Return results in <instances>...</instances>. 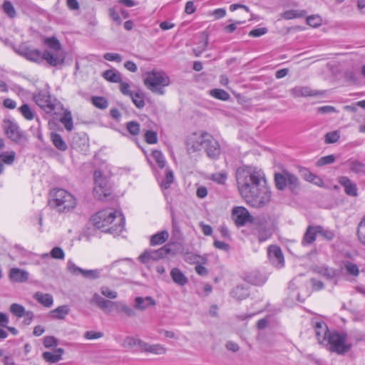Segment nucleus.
I'll list each match as a JSON object with an SVG mask.
<instances>
[{"mask_svg": "<svg viewBox=\"0 0 365 365\" xmlns=\"http://www.w3.org/2000/svg\"><path fill=\"white\" fill-rule=\"evenodd\" d=\"M238 190L243 199L253 207H262L271 200L264 173L251 166L239 168L236 172Z\"/></svg>", "mask_w": 365, "mask_h": 365, "instance_id": "nucleus-1", "label": "nucleus"}, {"mask_svg": "<svg viewBox=\"0 0 365 365\" xmlns=\"http://www.w3.org/2000/svg\"><path fill=\"white\" fill-rule=\"evenodd\" d=\"M44 43L48 46V49L41 52L38 49L24 47L21 51V55L27 60L41 63L43 61L51 66H57L64 61V56L61 54V45L56 37H48L44 40Z\"/></svg>", "mask_w": 365, "mask_h": 365, "instance_id": "nucleus-2", "label": "nucleus"}, {"mask_svg": "<svg viewBox=\"0 0 365 365\" xmlns=\"http://www.w3.org/2000/svg\"><path fill=\"white\" fill-rule=\"evenodd\" d=\"M93 225L104 232L119 235L124 230L125 219L116 210L108 207L99 210L91 217Z\"/></svg>", "mask_w": 365, "mask_h": 365, "instance_id": "nucleus-3", "label": "nucleus"}, {"mask_svg": "<svg viewBox=\"0 0 365 365\" xmlns=\"http://www.w3.org/2000/svg\"><path fill=\"white\" fill-rule=\"evenodd\" d=\"M49 205L59 212H68L76 205L75 197L67 190L61 188L53 189L50 192Z\"/></svg>", "mask_w": 365, "mask_h": 365, "instance_id": "nucleus-4", "label": "nucleus"}, {"mask_svg": "<svg viewBox=\"0 0 365 365\" xmlns=\"http://www.w3.org/2000/svg\"><path fill=\"white\" fill-rule=\"evenodd\" d=\"M144 83L146 87L152 92L163 94V88L170 84L168 76L163 71L153 69L146 73Z\"/></svg>", "mask_w": 365, "mask_h": 365, "instance_id": "nucleus-5", "label": "nucleus"}, {"mask_svg": "<svg viewBox=\"0 0 365 365\" xmlns=\"http://www.w3.org/2000/svg\"><path fill=\"white\" fill-rule=\"evenodd\" d=\"M347 335L342 332H330L324 344L329 345V350L339 354H344L349 351L351 344L347 341Z\"/></svg>", "mask_w": 365, "mask_h": 365, "instance_id": "nucleus-6", "label": "nucleus"}, {"mask_svg": "<svg viewBox=\"0 0 365 365\" xmlns=\"http://www.w3.org/2000/svg\"><path fill=\"white\" fill-rule=\"evenodd\" d=\"M274 183L276 187L279 190L288 187L292 192L295 191L299 185L297 177L284 169L274 173Z\"/></svg>", "mask_w": 365, "mask_h": 365, "instance_id": "nucleus-7", "label": "nucleus"}, {"mask_svg": "<svg viewBox=\"0 0 365 365\" xmlns=\"http://www.w3.org/2000/svg\"><path fill=\"white\" fill-rule=\"evenodd\" d=\"M93 175L95 181L93 195L97 199L104 200L112 193L110 182L106 177L102 175L100 170H96Z\"/></svg>", "mask_w": 365, "mask_h": 365, "instance_id": "nucleus-8", "label": "nucleus"}, {"mask_svg": "<svg viewBox=\"0 0 365 365\" xmlns=\"http://www.w3.org/2000/svg\"><path fill=\"white\" fill-rule=\"evenodd\" d=\"M34 99L36 104L46 113L53 114L54 113L57 100L51 96L49 91L46 90L40 91L34 95Z\"/></svg>", "mask_w": 365, "mask_h": 365, "instance_id": "nucleus-9", "label": "nucleus"}, {"mask_svg": "<svg viewBox=\"0 0 365 365\" xmlns=\"http://www.w3.org/2000/svg\"><path fill=\"white\" fill-rule=\"evenodd\" d=\"M2 127L8 138L16 143L21 144L26 141V138L24 132L20 129L16 122L10 119H4L3 120Z\"/></svg>", "mask_w": 365, "mask_h": 365, "instance_id": "nucleus-10", "label": "nucleus"}, {"mask_svg": "<svg viewBox=\"0 0 365 365\" xmlns=\"http://www.w3.org/2000/svg\"><path fill=\"white\" fill-rule=\"evenodd\" d=\"M171 249L169 245H165L158 250H149L145 251L139 257L143 263H150L170 255Z\"/></svg>", "mask_w": 365, "mask_h": 365, "instance_id": "nucleus-11", "label": "nucleus"}, {"mask_svg": "<svg viewBox=\"0 0 365 365\" xmlns=\"http://www.w3.org/2000/svg\"><path fill=\"white\" fill-rule=\"evenodd\" d=\"M232 217L238 227H242L247 222L252 223L254 222V217L250 215L248 210L242 206L233 207Z\"/></svg>", "mask_w": 365, "mask_h": 365, "instance_id": "nucleus-12", "label": "nucleus"}, {"mask_svg": "<svg viewBox=\"0 0 365 365\" xmlns=\"http://www.w3.org/2000/svg\"><path fill=\"white\" fill-rule=\"evenodd\" d=\"M91 304L96 305L106 313L116 312L118 301H110L102 297L99 294L94 293L90 300Z\"/></svg>", "mask_w": 365, "mask_h": 365, "instance_id": "nucleus-13", "label": "nucleus"}, {"mask_svg": "<svg viewBox=\"0 0 365 365\" xmlns=\"http://www.w3.org/2000/svg\"><path fill=\"white\" fill-rule=\"evenodd\" d=\"M209 158L215 159L220 154V146L218 141L210 134L206 133L204 148Z\"/></svg>", "mask_w": 365, "mask_h": 365, "instance_id": "nucleus-14", "label": "nucleus"}, {"mask_svg": "<svg viewBox=\"0 0 365 365\" xmlns=\"http://www.w3.org/2000/svg\"><path fill=\"white\" fill-rule=\"evenodd\" d=\"M207 133H193L187 140V148L189 152H196L204 148L205 135Z\"/></svg>", "mask_w": 365, "mask_h": 365, "instance_id": "nucleus-15", "label": "nucleus"}, {"mask_svg": "<svg viewBox=\"0 0 365 365\" xmlns=\"http://www.w3.org/2000/svg\"><path fill=\"white\" fill-rule=\"evenodd\" d=\"M268 257L271 263L281 268L284 266V259L281 249L276 245H271L268 247Z\"/></svg>", "mask_w": 365, "mask_h": 365, "instance_id": "nucleus-16", "label": "nucleus"}, {"mask_svg": "<svg viewBox=\"0 0 365 365\" xmlns=\"http://www.w3.org/2000/svg\"><path fill=\"white\" fill-rule=\"evenodd\" d=\"M312 325L319 342L325 344L330 334L327 324L322 321L313 320Z\"/></svg>", "mask_w": 365, "mask_h": 365, "instance_id": "nucleus-17", "label": "nucleus"}, {"mask_svg": "<svg viewBox=\"0 0 365 365\" xmlns=\"http://www.w3.org/2000/svg\"><path fill=\"white\" fill-rule=\"evenodd\" d=\"M149 352L156 355H163L166 353L167 349L161 344H149L138 340V351Z\"/></svg>", "mask_w": 365, "mask_h": 365, "instance_id": "nucleus-18", "label": "nucleus"}, {"mask_svg": "<svg viewBox=\"0 0 365 365\" xmlns=\"http://www.w3.org/2000/svg\"><path fill=\"white\" fill-rule=\"evenodd\" d=\"M158 181L161 190L163 191L165 197L168 198V192L166 190L170 187L174 182V173L170 168L165 170V177L162 179L158 178Z\"/></svg>", "mask_w": 365, "mask_h": 365, "instance_id": "nucleus-19", "label": "nucleus"}, {"mask_svg": "<svg viewBox=\"0 0 365 365\" xmlns=\"http://www.w3.org/2000/svg\"><path fill=\"white\" fill-rule=\"evenodd\" d=\"M289 92L290 94L294 98L316 96L320 94V92L312 90L308 86H295L294 88H292Z\"/></svg>", "mask_w": 365, "mask_h": 365, "instance_id": "nucleus-20", "label": "nucleus"}, {"mask_svg": "<svg viewBox=\"0 0 365 365\" xmlns=\"http://www.w3.org/2000/svg\"><path fill=\"white\" fill-rule=\"evenodd\" d=\"M339 182L344 187V191L346 195L352 197H356L358 195V190L356 183L353 182L348 177H340L339 178Z\"/></svg>", "mask_w": 365, "mask_h": 365, "instance_id": "nucleus-21", "label": "nucleus"}, {"mask_svg": "<svg viewBox=\"0 0 365 365\" xmlns=\"http://www.w3.org/2000/svg\"><path fill=\"white\" fill-rule=\"evenodd\" d=\"M317 235H318L317 226L309 225L302 237L301 242L302 246L307 247L311 245L316 240Z\"/></svg>", "mask_w": 365, "mask_h": 365, "instance_id": "nucleus-22", "label": "nucleus"}, {"mask_svg": "<svg viewBox=\"0 0 365 365\" xmlns=\"http://www.w3.org/2000/svg\"><path fill=\"white\" fill-rule=\"evenodd\" d=\"M29 272L19 268H11L9 272V278L14 282L22 283L29 279Z\"/></svg>", "mask_w": 365, "mask_h": 365, "instance_id": "nucleus-23", "label": "nucleus"}, {"mask_svg": "<svg viewBox=\"0 0 365 365\" xmlns=\"http://www.w3.org/2000/svg\"><path fill=\"white\" fill-rule=\"evenodd\" d=\"M64 353V349L58 348L53 352L45 351L42 354L43 359L49 363H56L62 359V354Z\"/></svg>", "mask_w": 365, "mask_h": 365, "instance_id": "nucleus-24", "label": "nucleus"}, {"mask_svg": "<svg viewBox=\"0 0 365 365\" xmlns=\"http://www.w3.org/2000/svg\"><path fill=\"white\" fill-rule=\"evenodd\" d=\"M247 280L248 282L260 286L265 283L267 281V277L259 271H252L247 276Z\"/></svg>", "mask_w": 365, "mask_h": 365, "instance_id": "nucleus-25", "label": "nucleus"}, {"mask_svg": "<svg viewBox=\"0 0 365 365\" xmlns=\"http://www.w3.org/2000/svg\"><path fill=\"white\" fill-rule=\"evenodd\" d=\"M170 277L173 282L180 286L185 285L187 282V277L178 268H173L170 271Z\"/></svg>", "mask_w": 365, "mask_h": 365, "instance_id": "nucleus-26", "label": "nucleus"}, {"mask_svg": "<svg viewBox=\"0 0 365 365\" xmlns=\"http://www.w3.org/2000/svg\"><path fill=\"white\" fill-rule=\"evenodd\" d=\"M34 298L40 304L46 307H51L53 305V297L50 294H44L37 292L34 294Z\"/></svg>", "mask_w": 365, "mask_h": 365, "instance_id": "nucleus-27", "label": "nucleus"}, {"mask_svg": "<svg viewBox=\"0 0 365 365\" xmlns=\"http://www.w3.org/2000/svg\"><path fill=\"white\" fill-rule=\"evenodd\" d=\"M168 237V232L167 230H163L153 235L150 238V243L152 246L162 245L167 241Z\"/></svg>", "mask_w": 365, "mask_h": 365, "instance_id": "nucleus-28", "label": "nucleus"}, {"mask_svg": "<svg viewBox=\"0 0 365 365\" xmlns=\"http://www.w3.org/2000/svg\"><path fill=\"white\" fill-rule=\"evenodd\" d=\"M69 311L70 309L68 305H62L52 310L50 314L53 319H64L66 315L68 314Z\"/></svg>", "mask_w": 365, "mask_h": 365, "instance_id": "nucleus-29", "label": "nucleus"}, {"mask_svg": "<svg viewBox=\"0 0 365 365\" xmlns=\"http://www.w3.org/2000/svg\"><path fill=\"white\" fill-rule=\"evenodd\" d=\"M102 76L108 81L112 83H120L122 81L121 74L115 69L106 70Z\"/></svg>", "mask_w": 365, "mask_h": 365, "instance_id": "nucleus-30", "label": "nucleus"}, {"mask_svg": "<svg viewBox=\"0 0 365 365\" xmlns=\"http://www.w3.org/2000/svg\"><path fill=\"white\" fill-rule=\"evenodd\" d=\"M51 138L54 146L57 149L61 151H65L67 150L68 146L60 134L56 133H51Z\"/></svg>", "mask_w": 365, "mask_h": 365, "instance_id": "nucleus-31", "label": "nucleus"}, {"mask_svg": "<svg viewBox=\"0 0 365 365\" xmlns=\"http://www.w3.org/2000/svg\"><path fill=\"white\" fill-rule=\"evenodd\" d=\"M349 167L351 172L356 175H365V163L354 160L349 162Z\"/></svg>", "mask_w": 365, "mask_h": 365, "instance_id": "nucleus-32", "label": "nucleus"}, {"mask_svg": "<svg viewBox=\"0 0 365 365\" xmlns=\"http://www.w3.org/2000/svg\"><path fill=\"white\" fill-rule=\"evenodd\" d=\"M60 122L64 125L68 131H71L73 128V118L70 110H65Z\"/></svg>", "mask_w": 365, "mask_h": 365, "instance_id": "nucleus-33", "label": "nucleus"}, {"mask_svg": "<svg viewBox=\"0 0 365 365\" xmlns=\"http://www.w3.org/2000/svg\"><path fill=\"white\" fill-rule=\"evenodd\" d=\"M232 297L238 299L242 300L249 295L247 289L242 286H237L231 292Z\"/></svg>", "mask_w": 365, "mask_h": 365, "instance_id": "nucleus-34", "label": "nucleus"}, {"mask_svg": "<svg viewBox=\"0 0 365 365\" xmlns=\"http://www.w3.org/2000/svg\"><path fill=\"white\" fill-rule=\"evenodd\" d=\"M155 305V301L150 297H138V309L144 310Z\"/></svg>", "mask_w": 365, "mask_h": 365, "instance_id": "nucleus-35", "label": "nucleus"}, {"mask_svg": "<svg viewBox=\"0 0 365 365\" xmlns=\"http://www.w3.org/2000/svg\"><path fill=\"white\" fill-rule=\"evenodd\" d=\"M116 312L118 313H122L128 317L135 315V310L121 301H118Z\"/></svg>", "mask_w": 365, "mask_h": 365, "instance_id": "nucleus-36", "label": "nucleus"}, {"mask_svg": "<svg viewBox=\"0 0 365 365\" xmlns=\"http://www.w3.org/2000/svg\"><path fill=\"white\" fill-rule=\"evenodd\" d=\"M152 157L160 168H165L166 160L160 150H154L152 153Z\"/></svg>", "mask_w": 365, "mask_h": 365, "instance_id": "nucleus-37", "label": "nucleus"}, {"mask_svg": "<svg viewBox=\"0 0 365 365\" xmlns=\"http://www.w3.org/2000/svg\"><path fill=\"white\" fill-rule=\"evenodd\" d=\"M2 9L4 12L7 15L8 17L14 19L16 16V9L10 1H4L2 4Z\"/></svg>", "mask_w": 365, "mask_h": 365, "instance_id": "nucleus-38", "label": "nucleus"}, {"mask_svg": "<svg viewBox=\"0 0 365 365\" xmlns=\"http://www.w3.org/2000/svg\"><path fill=\"white\" fill-rule=\"evenodd\" d=\"M120 91L124 95L130 96L132 98L133 103L137 106V93H133V92H131V91L130 90V85L128 83L123 82L121 81V82H120Z\"/></svg>", "mask_w": 365, "mask_h": 365, "instance_id": "nucleus-39", "label": "nucleus"}, {"mask_svg": "<svg viewBox=\"0 0 365 365\" xmlns=\"http://www.w3.org/2000/svg\"><path fill=\"white\" fill-rule=\"evenodd\" d=\"M306 14V12L304 11H298V10H288L284 11L282 16L287 20L297 19V18H301L304 16Z\"/></svg>", "mask_w": 365, "mask_h": 365, "instance_id": "nucleus-40", "label": "nucleus"}, {"mask_svg": "<svg viewBox=\"0 0 365 365\" xmlns=\"http://www.w3.org/2000/svg\"><path fill=\"white\" fill-rule=\"evenodd\" d=\"M357 237L359 242L365 245V215L358 225Z\"/></svg>", "mask_w": 365, "mask_h": 365, "instance_id": "nucleus-41", "label": "nucleus"}, {"mask_svg": "<svg viewBox=\"0 0 365 365\" xmlns=\"http://www.w3.org/2000/svg\"><path fill=\"white\" fill-rule=\"evenodd\" d=\"M317 227L318 234L321 235L324 239L330 241L334 238L335 234L332 230L325 229L320 225H317Z\"/></svg>", "mask_w": 365, "mask_h": 365, "instance_id": "nucleus-42", "label": "nucleus"}, {"mask_svg": "<svg viewBox=\"0 0 365 365\" xmlns=\"http://www.w3.org/2000/svg\"><path fill=\"white\" fill-rule=\"evenodd\" d=\"M19 110L26 120H31L34 119V113L28 104H23L19 108Z\"/></svg>", "mask_w": 365, "mask_h": 365, "instance_id": "nucleus-43", "label": "nucleus"}, {"mask_svg": "<svg viewBox=\"0 0 365 365\" xmlns=\"http://www.w3.org/2000/svg\"><path fill=\"white\" fill-rule=\"evenodd\" d=\"M210 95L222 101H227L230 98V95L225 91L222 89L215 88L210 91Z\"/></svg>", "mask_w": 365, "mask_h": 365, "instance_id": "nucleus-44", "label": "nucleus"}, {"mask_svg": "<svg viewBox=\"0 0 365 365\" xmlns=\"http://www.w3.org/2000/svg\"><path fill=\"white\" fill-rule=\"evenodd\" d=\"M10 312L16 317L21 318L24 316L26 312L25 308L16 303H14L10 306Z\"/></svg>", "mask_w": 365, "mask_h": 365, "instance_id": "nucleus-45", "label": "nucleus"}, {"mask_svg": "<svg viewBox=\"0 0 365 365\" xmlns=\"http://www.w3.org/2000/svg\"><path fill=\"white\" fill-rule=\"evenodd\" d=\"M101 271L100 269H83L82 276L88 279L94 280L100 277Z\"/></svg>", "mask_w": 365, "mask_h": 365, "instance_id": "nucleus-46", "label": "nucleus"}, {"mask_svg": "<svg viewBox=\"0 0 365 365\" xmlns=\"http://www.w3.org/2000/svg\"><path fill=\"white\" fill-rule=\"evenodd\" d=\"M16 157L14 151L3 152L0 154V159L6 164L11 165L14 163Z\"/></svg>", "mask_w": 365, "mask_h": 365, "instance_id": "nucleus-47", "label": "nucleus"}, {"mask_svg": "<svg viewBox=\"0 0 365 365\" xmlns=\"http://www.w3.org/2000/svg\"><path fill=\"white\" fill-rule=\"evenodd\" d=\"M306 180L307 181L312 182L313 184L317 185L318 187H323L324 186L323 180L320 177H319L312 173H309L306 175Z\"/></svg>", "mask_w": 365, "mask_h": 365, "instance_id": "nucleus-48", "label": "nucleus"}, {"mask_svg": "<svg viewBox=\"0 0 365 365\" xmlns=\"http://www.w3.org/2000/svg\"><path fill=\"white\" fill-rule=\"evenodd\" d=\"M144 138L148 144H155L158 142L157 133L151 130H147L144 134Z\"/></svg>", "mask_w": 365, "mask_h": 365, "instance_id": "nucleus-49", "label": "nucleus"}, {"mask_svg": "<svg viewBox=\"0 0 365 365\" xmlns=\"http://www.w3.org/2000/svg\"><path fill=\"white\" fill-rule=\"evenodd\" d=\"M92 103L96 107L101 109L106 108L108 105V101L105 98L99 96L93 97Z\"/></svg>", "mask_w": 365, "mask_h": 365, "instance_id": "nucleus-50", "label": "nucleus"}, {"mask_svg": "<svg viewBox=\"0 0 365 365\" xmlns=\"http://www.w3.org/2000/svg\"><path fill=\"white\" fill-rule=\"evenodd\" d=\"M344 267H345L346 271L351 275L356 277V276H358L359 274V269L358 266L353 262H346L344 264Z\"/></svg>", "mask_w": 365, "mask_h": 365, "instance_id": "nucleus-51", "label": "nucleus"}, {"mask_svg": "<svg viewBox=\"0 0 365 365\" xmlns=\"http://www.w3.org/2000/svg\"><path fill=\"white\" fill-rule=\"evenodd\" d=\"M339 138L340 134L337 130L327 133L325 135V143L327 144L336 143Z\"/></svg>", "mask_w": 365, "mask_h": 365, "instance_id": "nucleus-52", "label": "nucleus"}, {"mask_svg": "<svg viewBox=\"0 0 365 365\" xmlns=\"http://www.w3.org/2000/svg\"><path fill=\"white\" fill-rule=\"evenodd\" d=\"M67 268L68 271L73 275H79L83 273V269L78 267L74 262L69 260L67 263Z\"/></svg>", "mask_w": 365, "mask_h": 365, "instance_id": "nucleus-53", "label": "nucleus"}, {"mask_svg": "<svg viewBox=\"0 0 365 365\" xmlns=\"http://www.w3.org/2000/svg\"><path fill=\"white\" fill-rule=\"evenodd\" d=\"M101 292L104 297L108 299H114L118 297L117 292L110 289L108 287H102L101 288Z\"/></svg>", "mask_w": 365, "mask_h": 365, "instance_id": "nucleus-54", "label": "nucleus"}, {"mask_svg": "<svg viewBox=\"0 0 365 365\" xmlns=\"http://www.w3.org/2000/svg\"><path fill=\"white\" fill-rule=\"evenodd\" d=\"M335 161V157L334 155H329L319 158L317 161L318 166H323L328 164H331Z\"/></svg>", "mask_w": 365, "mask_h": 365, "instance_id": "nucleus-55", "label": "nucleus"}, {"mask_svg": "<svg viewBox=\"0 0 365 365\" xmlns=\"http://www.w3.org/2000/svg\"><path fill=\"white\" fill-rule=\"evenodd\" d=\"M307 22L309 26L317 27L321 25L322 19L318 15H313L307 18Z\"/></svg>", "mask_w": 365, "mask_h": 365, "instance_id": "nucleus-56", "label": "nucleus"}, {"mask_svg": "<svg viewBox=\"0 0 365 365\" xmlns=\"http://www.w3.org/2000/svg\"><path fill=\"white\" fill-rule=\"evenodd\" d=\"M51 256L54 259H63L65 253L61 247H55L51 251Z\"/></svg>", "mask_w": 365, "mask_h": 365, "instance_id": "nucleus-57", "label": "nucleus"}, {"mask_svg": "<svg viewBox=\"0 0 365 365\" xmlns=\"http://www.w3.org/2000/svg\"><path fill=\"white\" fill-rule=\"evenodd\" d=\"M200 258L201 257L199 255H195L193 253H186L184 255L185 261L189 264L199 263Z\"/></svg>", "mask_w": 365, "mask_h": 365, "instance_id": "nucleus-58", "label": "nucleus"}, {"mask_svg": "<svg viewBox=\"0 0 365 365\" xmlns=\"http://www.w3.org/2000/svg\"><path fill=\"white\" fill-rule=\"evenodd\" d=\"M103 58L109 61L121 62L123 60L122 56L116 53H106L103 55Z\"/></svg>", "mask_w": 365, "mask_h": 365, "instance_id": "nucleus-59", "label": "nucleus"}, {"mask_svg": "<svg viewBox=\"0 0 365 365\" xmlns=\"http://www.w3.org/2000/svg\"><path fill=\"white\" fill-rule=\"evenodd\" d=\"M271 232L267 229H260L258 231V240L262 242L266 241L271 237Z\"/></svg>", "mask_w": 365, "mask_h": 365, "instance_id": "nucleus-60", "label": "nucleus"}, {"mask_svg": "<svg viewBox=\"0 0 365 365\" xmlns=\"http://www.w3.org/2000/svg\"><path fill=\"white\" fill-rule=\"evenodd\" d=\"M57 344H58V341L54 336H48L44 337V339H43V345L46 348L56 346Z\"/></svg>", "mask_w": 365, "mask_h": 365, "instance_id": "nucleus-61", "label": "nucleus"}, {"mask_svg": "<svg viewBox=\"0 0 365 365\" xmlns=\"http://www.w3.org/2000/svg\"><path fill=\"white\" fill-rule=\"evenodd\" d=\"M267 29L266 28H257L252 29L250 33L249 36L252 37H259L265 34H267Z\"/></svg>", "mask_w": 365, "mask_h": 365, "instance_id": "nucleus-62", "label": "nucleus"}, {"mask_svg": "<svg viewBox=\"0 0 365 365\" xmlns=\"http://www.w3.org/2000/svg\"><path fill=\"white\" fill-rule=\"evenodd\" d=\"M212 180L220 184H224L227 180V175L224 173H217L213 174Z\"/></svg>", "mask_w": 365, "mask_h": 365, "instance_id": "nucleus-63", "label": "nucleus"}, {"mask_svg": "<svg viewBox=\"0 0 365 365\" xmlns=\"http://www.w3.org/2000/svg\"><path fill=\"white\" fill-rule=\"evenodd\" d=\"M112 265H113V267H119L121 269H125V266H127V265L132 267L133 263L129 259H123V260L114 262Z\"/></svg>", "mask_w": 365, "mask_h": 365, "instance_id": "nucleus-64", "label": "nucleus"}]
</instances>
